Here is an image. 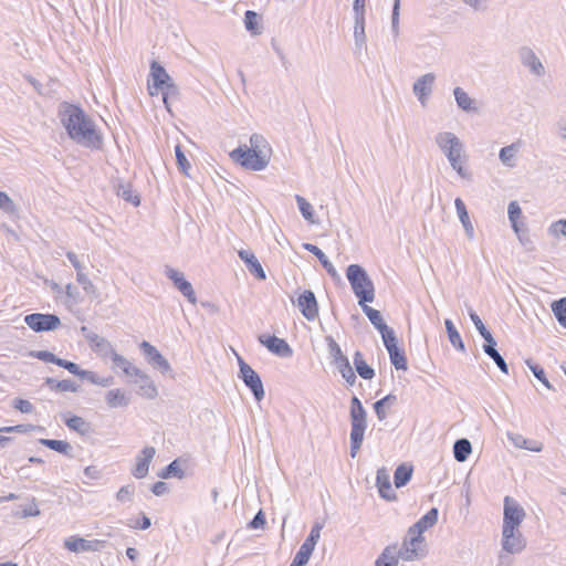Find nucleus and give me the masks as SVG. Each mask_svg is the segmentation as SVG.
<instances>
[{"instance_id": "nucleus-63", "label": "nucleus", "mask_w": 566, "mask_h": 566, "mask_svg": "<svg viewBox=\"0 0 566 566\" xmlns=\"http://www.w3.org/2000/svg\"><path fill=\"white\" fill-rule=\"evenodd\" d=\"M67 258H69L70 262L73 264V266L76 269V271L82 272V264H81L77 255L72 252H69Z\"/></svg>"}, {"instance_id": "nucleus-57", "label": "nucleus", "mask_w": 566, "mask_h": 566, "mask_svg": "<svg viewBox=\"0 0 566 566\" xmlns=\"http://www.w3.org/2000/svg\"><path fill=\"white\" fill-rule=\"evenodd\" d=\"M14 517L35 516V510L30 505L24 509H17L12 512Z\"/></svg>"}, {"instance_id": "nucleus-31", "label": "nucleus", "mask_w": 566, "mask_h": 566, "mask_svg": "<svg viewBox=\"0 0 566 566\" xmlns=\"http://www.w3.org/2000/svg\"><path fill=\"white\" fill-rule=\"evenodd\" d=\"M376 566H398L396 546H387L377 558Z\"/></svg>"}, {"instance_id": "nucleus-11", "label": "nucleus", "mask_w": 566, "mask_h": 566, "mask_svg": "<svg viewBox=\"0 0 566 566\" xmlns=\"http://www.w3.org/2000/svg\"><path fill=\"white\" fill-rule=\"evenodd\" d=\"M38 359L56 364L57 366H61L69 370L71 374L80 376L82 378H87L91 381L95 382V379L93 378L92 374L86 370H81L78 366L75 363L67 361L61 358H56L54 354L50 352H38Z\"/></svg>"}, {"instance_id": "nucleus-13", "label": "nucleus", "mask_w": 566, "mask_h": 566, "mask_svg": "<svg viewBox=\"0 0 566 566\" xmlns=\"http://www.w3.org/2000/svg\"><path fill=\"white\" fill-rule=\"evenodd\" d=\"M502 546L510 554L521 552L525 547L524 538L518 528L502 530Z\"/></svg>"}, {"instance_id": "nucleus-56", "label": "nucleus", "mask_w": 566, "mask_h": 566, "mask_svg": "<svg viewBox=\"0 0 566 566\" xmlns=\"http://www.w3.org/2000/svg\"><path fill=\"white\" fill-rule=\"evenodd\" d=\"M123 373L128 377H134L136 380L139 379L145 373L140 370L138 367L134 366L132 363L127 365Z\"/></svg>"}, {"instance_id": "nucleus-12", "label": "nucleus", "mask_w": 566, "mask_h": 566, "mask_svg": "<svg viewBox=\"0 0 566 566\" xmlns=\"http://www.w3.org/2000/svg\"><path fill=\"white\" fill-rule=\"evenodd\" d=\"M259 342L264 345L271 353L281 357H289L293 353L290 345L283 338H279L274 335H260Z\"/></svg>"}, {"instance_id": "nucleus-34", "label": "nucleus", "mask_w": 566, "mask_h": 566, "mask_svg": "<svg viewBox=\"0 0 566 566\" xmlns=\"http://www.w3.org/2000/svg\"><path fill=\"white\" fill-rule=\"evenodd\" d=\"M471 451H472L471 443L467 439L458 440L454 443L453 453H454L455 460L459 462L465 461L468 459L469 454L471 453Z\"/></svg>"}, {"instance_id": "nucleus-41", "label": "nucleus", "mask_w": 566, "mask_h": 566, "mask_svg": "<svg viewBox=\"0 0 566 566\" xmlns=\"http://www.w3.org/2000/svg\"><path fill=\"white\" fill-rule=\"evenodd\" d=\"M520 144H521L520 142L514 143L510 146L503 147L500 150V159L504 165L510 166V167L513 166L512 160L518 150Z\"/></svg>"}, {"instance_id": "nucleus-53", "label": "nucleus", "mask_w": 566, "mask_h": 566, "mask_svg": "<svg viewBox=\"0 0 566 566\" xmlns=\"http://www.w3.org/2000/svg\"><path fill=\"white\" fill-rule=\"evenodd\" d=\"M12 406L23 413H30L33 410V405L25 399H14Z\"/></svg>"}, {"instance_id": "nucleus-14", "label": "nucleus", "mask_w": 566, "mask_h": 566, "mask_svg": "<svg viewBox=\"0 0 566 566\" xmlns=\"http://www.w3.org/2000/svg\"><path fill=\"white\" fill-rule=\"evenodd\" d=\"M65 548L73 553L97 551L103 546V542L95 539L88 541L78 536H71L64 542Z\"/></svg>"}, {"instance_id": "nucleus-28", "label": "nucleus", "mask_w": 566, "mask_h": 566, "mask_svg": "<svg viewBox=\"0 0 566 566\" xmlns=\"http://www.w3.org/2000/svg\"><path fill=\"white\" fill-rule=\"evenodd\" d=\"M354 365L358 373V375L364 379H371L375 376L374 369L367 364L363 354L360 352H356L354 355Z\"/></svg>"}, {"instance_id": "nucleus-60", "label": "nucleus", "mask_w": 566, "mask_h": 566, "mask_svg": "<svg viewBox=\"0 0 566 566\" xmlns=\"http://www.w3.org/2000/svg\"><path fill=\"white\" fill-rule=\"evenodd\" d=\"M167 484L165 482H156L153 485V493L155 495H163L167 491Z\"/></svg>"}, {"instance_id": "nucleus-1", "label": "nucleus", "mask_w": 566, "mask_h": 566, "mask_svg": "<svg viewBox=\"0 0 566 566\" xmlns=\"http://www.w3.org/2000/svg\"><path fill=\"white\" fill-rule=\"evenodd\" d=\"M64 126L70 137L74 140L87 147L98 148L101 146V136L94 129L91 120L80 108L69 107L66 109Z\"/></svg>"}, {"instance_id": "nucleus-6", "label": "nucleus", "mask_w": 566, "mask_h": 566, "mask_svg": "<svg viewBox=\"0 0 566 566\" xmlns=\"http://www.w3.org/2000/svg\"><path fill=\"white\" fill-rule=\"evenodd\" d=\"M437 143L444 151L451 163V166L458 171V174L462 177H467L468 174L463 167L461 156L462 145L459 139L451 133H442L437 137Z\"/></svg>"}, {"instance_id": "nucleus-40", "label": "nucleus", "mask_w": 566, "mask_h": 566, "mask_svg": "<svg viewBox=\"0 0 566 566\" xmlns=\"http://www.w3.org/2000/svg\"><path fill=\"white\" fill-rule=\"evenodd\" d=\"M314 548L306 545V544H302V546L300 547L298 552L296 553L294 559H293V563L291 564V566H304L307 564L312 553H313Z\"/></svg>"}, {"instance_id": "nucleus-8", "label": "nucleus", "mask_w": 566, "mask_h": 566, "mask_svg": "<svg viewBox=\"0 0 566 566\" xmlns=\"http://www.w3.org/2000/svg\"><path fill=\"white\" fill-rule=\"evenodd\" d=\"M424 551V537L423 535L409 534L403 539L399 557L403 560H415L419 558Z\"/></svg>"}, {"instance_id": "nucleus-38", "label": "nucleus", "mask_w": 566, "mask_h": 566, "mask_svg": "<svg viewBox=\"0 0 566 566\" xmlns=\"http://www.w3.org/2000/svg\"><path fill=\"white\" fill-rule=\"evenodd\" d=\"M444 324H446V328H447V333H448L450 343L455 348L463 350L464 345H463L462 338H461L459 332L457 331V328L454 327L453 323L450 319H446Z\"/></svg>"}, {"instance_id": "nucleus-54", "label": "nucleus", "mask_w": 566, "mask_h": 566, "mask_svg": "<svg viewBox=\"0 0 566 566\" xmlns=\"http://www.w3.org/2000/svg\"><path fill=\"white\" fill-rule=\"evenodd\" d=\"M34 427L32 424H18V426H11V427H2L0 428V432H19V433H25L29 431H32Z\"/></svg>"}, {"instance_id": "nucleus-45", "label": "nucleus", "mask_w": 566, "mask_h": 566, "mask_svg": "<svg viewBox=\"0 0 566 566\" xmlns=\"http://www.w3.org/2000/svg\"><path fill=\"white\" fill-rule=\"evenodd\" d=\"M483 348H484V352L495 361L497 367L504 374H507L509 373L507 365H506L505 360L502 358V356L497 353V350L495 348H493L492 346H483Z\"/></svg>"}, {"instance_id": "nucleus-3", "label": "nucleus", "mask_w": 566, "mask_h": 566, "mask_svg": "<svg viewBox=\"0 0 566 566\" xmlns=\"http://www.w3.org/2000/svg\"><path fill=\"white\" fill-rule=\"evenodd\" d=\"M147 91L150 96L161 95L166 108L170 112L169 98L176 97L178 90L166 70L156 61L150 64Z\"/></svg>"}, {"instance_id": "nucleus-42", "label": "nucleus", "mask_w": 566, "mask_h": 566, "mask_svg": "<svg viewBox=\"0 0 566 566\" xmlns=\"http://www.w3.org/2000/svg\"><path fill=\"white\" fill-rule=\"evenodd\" d=\"M106 401L109 407L116 408L126 403V395L120 389H114L107 392Z\"/></svg>"}, {"instance_id": "nucleus-46", "label": "nucleus", "mask_w": 566, "mask_h": 566, "mask_svg": "<svg viewBox=\"0 0 566 566\" xmlns=\"http://www.w3.org/2000/svg\"><path fill=\"white\" fill-rule=\"evenodd\" d=\"M521 216H522V211H521L520 206L516 202H511L509 206V218L512 222V226H513V229L515 230V232L520 231L517 221L521 218Z\"/></svg>"}, {"instance_id": "nucleus-39", "label": "nucleus", "mask_w": 566, "mask_h": 566, "mask_svg": "<svg viewBox=\"0 0 566 566\" xmlns=\"http://www.w3.org/2000/svg\"><path fill=\"white\" fill-rule=\"evenodd\" d=\"M40 442L62 454H69L71 451L70 443L64 440L41 439Z\"/></svg>"}, {"instance_id": "nucleus-7", "label": "nucleus", "mask_w": 566, "mask_h": 566, "mask_svg": "<svg viewBox=\"0 0 566 566\" xmlns=\"http://www.w3.org/2000/svg\"><path fill=\"white\" fill-rule=\"evenodd\" d=\"M525 517L523 507L512 497L505 496L503 512V528H518Z\"/></svg>"}, {"instance_id": "nucleus-30", "label": "nucleus", "mask_w": 566, "mask_h": 566, "mask_svg": "<svg viewBox=\"0 0 566 566\" xmlns=\"http://www.w3.org/2000/svg\"><path fill=\"white\" fill-rule=\"evenodd\" d=\"M304 249L310 251L311 253H313L314 255H316L319 260V262L322 263V265L326 269V271L332 275V276H336L337 275V272L335 270V268L333 266V264L328 261V259L326 258V255L322 252L321 249H318V247L314 245V244H311V243H305L304 244Z\"/></svg>"}, {"instance_id": "nucleus-22", "label": "nucleus", "mask_w": 566, "mask_h": 566, "mask_svg": "<svg viewBox=\"0 0 566 566\" xmlns=\"http://www.w3.org/2000/svg\"><path fill=\"white\" fill-rule=\"evenodd\" d=\"M169 279L175 283L177 289L191 302L195 304L197 302L195 291L191 284L185 280L181 273L175 270L169 271Z\"/></svg>"}, {"instance_id": "nucleus-52", "label": "nucleus", "mask_w": 566, "mask_h": 566, "mask_svg": "<svg viewBox=\"0 0 566 566\" xmlns=\"http://www.w3.org/2000/svg\"><path fill=\"white\" fill-rule=\"evenodd\" d=\"M321 530H322V526L316 524L311 530V533H310L308 537L305 539L304 544L315 548V546L321 537Z\"/></svg>"}, {"instance_id": "nucleus-62", "label": "nucleus", "mask_w": 566, "mask_h": 566, "mask_svg": "<svg viewBox=\"0 0 566 566\" xmlns=\"http://www.w3.org/2000/svg\"><path fill=\"white\" fill-rule=\"evenodd\" d=\"M470 317H471L472 322L474 323V325H475L476 329L479 331V333H482L483 331L486 329L484 324H483V322L481 321V318L475 313H471Z\"/></svg>"}, {"instance_id": "nucleus-10", "label": "nucleus", "mask_w": 566, "mask_h": 566, "mask_svg": "<svg viewBox=\"0 0 566 566\" xmlns=\"http://www.w3.org/2000/svg\"><path fill=\"white\" fill-rule=\"evenodd\" d=\"M384 345L389 353L390 361L396 369H407V359L403 352L398 347V342L395 333L388 334L382 337Z\"/></svg>"}, {"instance_id": "nucleus-55", "label": "nucleus", "mask_w": 566, "mask_h": 566, "mask_svg": "<svg viewBox=\"0 0 566 566\" xmlns=\"http://www.w3.org/2000/svg\"><path fill=\"white\" fill-rule=\"evenodd\" d=\"M549 231L555 237L566 235V220H558L554 222L551 226Z\"/></svg>"}, {"instance_id": "nucleus-27", "label": "nucleus", "mask_w": 566, "mask_h": 566, "mask_svg": "<svg viewBox=\"0 0 566 566\" xmlns=\"http://www.w3.org/2000/svg\"><path fill=\"white\" fill-rule=\"evenodd\" d=\"M135 382L139 384L138 394L142 397L153 399L157 396V388L147 374H144L139 379L135 380Z\"/></svg>"}, {"instance_id": "nucleus-20", "label": "nucleus", "mask_w": 566, "mask_h": 566, "mask_svg": "<svg viewBox=\"0 0 566 566\" xmlns=\"http://www.w3.org/2000/svg\"><path fill=\"white\" fill-rule=\"evenodd\" d=\"M363 308V312L366 314V316L369 318L371 324L379 331L381 334V338L387 336L388 334H391L394 331L390 329L386 323L384 322V318L378 310H375L367 305L366 303H363L360 305Z\"/></svg>"}, {"instance_id": "nucleus-4", "label": "nucleus", "mask_w": 566, "mask_h": 566, "mask_svg": "<svg viewBox=\"0 0 566 566\" xmlns=\"http://www.w3.org/2000/svg\"><path fill=\"white\" fill-rule=\"evenodd\" d=\"M346 275L355 295L358 298L359 305L375 300L374 284L361 266L350 264L347 268Z\"/></svg>"}, {"instance_id": "nucleus-2", "label": "nucleus", "mask_w": 566, "mask_h": 566, "mask_svg": "<svg viewBox=\"0 0 566 566\" xmlns=\"http://www.w3.org/2000/svg\"><path fill=\"white\" fill-rule=\"evenodd\" d=\"M250 143L251 147L240 146L230 153V157L247 169L262 170L269 164V154L264 150L265 140L259 135H253Z\"/></svg>"}, {"instance_id": "nucleus-51", "label": "nucleus", "mask_w": 566, "mask_h": 566, "mask_svg": "<svg viewBox=\"0 0 566 566\" xmlns=\"http://www.w3.org/2000/svg\"><path fill=\"white\" fill-rule=\"evenodd\" d=\"M175 153H176V158H177L179 168L181 169L182 172L188 174V170L190 169V164H189L188 159L186 158L185 154L182 153L181 147L179 145L176 146Z\"/></svg>"}, {"instance_id": "nucleus-33", "label": "nucleus", "mask_w": 566, "mask_h": 566, "mask_svg": "<svg viewBox=\"0 0 566 566\" xmlns=\"http://www.w3.org/2000/svg\"><path fill=\"white\" fill-rule=\"evenodd\" d=\"M411 475H412V467L406 465V464L399 465L396 469L395 474H394V481H395L396 488H401V486L406 485L409 482V480L411 479Z\"/></svg>"}, {"instance_id": "nucleus-36", "label": "nucleus", "mask_w": 566, "mask_h": 566, "mask_svg": "<svg viewBox=\"0 0 566 566\" xmlns=\"http://www.w3.org/2000/svg\"><path fill=\"white\" fill-rule=\"evenodd\" d=\"M244 25L252 34L261 33L260 19L256 12L248 10L244 14Z\"/></svg>"}, {"instance_id": "nucleus-61", "label": "nucleus", "mask_w": 566, "mask_h": 566, "mask_svg": "<svg viewBox=\"0 0 566 566\" xmlns=\"http://www.w3.org/2000/svg\"><path fill=\"white\" fill-rule=\"evenodd\" d=\"M66 296L69 298H71L72 301H74V302L77 301L78 300V291H77V289L74 285H72V284H67L66 285Z\"/></svg>"}, {"instance_id": "nucleus-26", "label": "nucleus", "mask_w": 566, "mask_h": 566, "mask_svg": "<svg viewBox=\"0 0 566 566\" xmlns=\"http://www.w3.org/2000/svg\"><path fill=\"white\" fill-rule=\"evenodd\" d=\"M45 385L50 390L57 392H75L77 390V385L70 379L55 380L48 378Z\"/></svg>"}, {"instance_id": "nucleus-37", "label": "nucleus", "mask_w": 566, "mask_h": 566, "mask_svg": "<svg viewBox=\"0 0 566 566\" xmlns=\"http://www.w3.org/2000/svg\"><path fill=\"white\" fill-rule=\"evenodd\" d=\"M455 101L463 111H474V101L461 87L454 90Z\"/></svg>"}, {"instance_id": "nucleus-49", "label": "nucleus", "mask_w": 566, "mask_h": 566, "mask_svg": "<svg viewBox=\"0 0 566 566\" xmlns=\"http://www.w3.org/2000/svg\"><path fill=\"white\" fill-rule=\"evenodd\" d=\"M296 201L300 208L301 213L306 220H312L313 218V209L310 202H307L303 197L296 196Z\"/></svg>"}, {"instance_id": "nucleus-35", "label": "nucleus", "mask_w": 566, "mask_h": 566, "mask_svg": "<svg viewBox=\"0 0 566 566\" xmlns=\"http://www.w3.org/2000/svg\"><path fill=\"white\" fill-rule=\"evenodd\" d=\"M454 205H455V209H457L459 219L461 220L464 229L467 230V232L472 234L473 226H472V223L470 221L469 213H468V210H467V207H465L463 200L460 199V198H457L454 200Z\"/></svg>"}, {"instance_id": "nucleus-29", "label": "nucleus", "mask_w": 566, "mask_h": 566, "mask_svg": "<svg viewBox=\"0 0 566 566\" xmlns=\"http://www.w3.org/2000/svg\"><path fill=\"white\" fill-rule=\"evenodd\" d=\"M60 324V318L56 315L38 313V332L55 329Z\"/></svg>"}, {"instance_id": "nucleus-48", "label": "nucleus", "mask_w": 566, "mask_h": 566, "mask_svg": "<svg viewBox=\"0 0 566 566\" xmlns=\"http://www.w3.org/2000/svg\"><path fill=\"white\" fill-rule=\"evenodd\" d=\"M106 347H108L109 349V354H111V359L112 361L114 363V365H116L117 367H119L122 370H124V368L129 365L130 361H128L124 356L119 355L118 353H116L115 349L112 348V346L108 344V343H105Z\"/></svg>"}, {"instance_id": "nucleus-64", "label": "nucleus", "mask_w": 566, "mask_h": 566, "mask_svg": "<svg viewBox=\"0 0 566 566\" xmlns=\"http://www.w3.org/2000/svg\"><path fill=\"white\" fill-rule=\"evenodd\" d=\"M400 0H395L392 9V25L396 27L399 20Z\"/></svg>"}, {"instance_id": "nucleus-19", "label": "nucleus", "mask_w": 566, "mask_h": 566, "mask_svg": "<svg viewBox=\"0 0 566 566\" xmlns=\"http://www.w3.org/2000/svg\"><path fill=\"white\" fill-rule=\"evenodd\" d=\"M139 346L149 363L164 370H169V363L163 357L155 346L146 340H143Z\"/></svg>"}, {"instance_id": "nucleus-18", "label": "nucleus", "mask_w": 566, "mask_h": 566, "mask_svg": "<svg viewBox=\"0 0 566 566\" xmlns=\"http://www.w3.org/2000/svg\"><path fill=\"white\" fill-rule=\"evenodd\" d=\"M64 423L71 431L81 436H87L92 431L91 423L85 418L70 412L64 416Z\"/></svg>"}, {"instance_id": "nucleus-5", "label": "nucleus", "mask_w": 566, "mask_h": 566, "mask_svg": "<svg viewBox=\"0 0 566 566\" xmlns=\"http://www.w3.org/2000/svg\"><path fill=\"white\" fill-rule=\"evenodd\" d=\"M350 454L355 458L361 447L366 430V411L356 396L350 401Z\"/></svg>"}, {"instance_id": "nucleus-44", "label": "nucleus", "mask_w": 566, "mask_h": 566, "mask_svg": "<svg viewBox=\"0 0 566 566\" xmlns=\"http://www.w3.org/2000/svg\"><path fill=\"white\" fill-rule=\"evenodd\" d=\"M552 311L554 312L559 324L566 328V297L554 302L552 304Z\"/></svg>"}, {"instance_id": "nucleus-43", "label": "nucleus", "mask_w": 566, "mask_h": 566, "mask_svg": "<svg viewBox=\"0 0 566 566\" xmlns=\"http://www.w3.org/2000/svg\"><path fill=\"white\" fill-rule=\"evenodd\" d=\"M161 479H169L176 476L178 479L184 478V471L179 460H174L160 474Z\"/></svg>"}, {"instance_id": "nucleus-32", "label": "nucleus", "mask_w": 566, "mask_h": 566, "mask_svg": "<svg viewBox=\"0 0 566 566\" xmlns=\"http://www.w3.org/2000/svg\"><path fill=\"white\" fill-rule=\"evenodd\" d=\"M397 398L394 395H387L382 399L375 402V412L380 421L387 418V409L396 402Z\"/></svg>"}, {"instance_id": "nucleus-47", "label": "nucleus", "mask_w": 566, "mask_h": 566, "mask_svg": "<svg viewBox=\"0 0 566 566\" xmlns=\"http://www.w3.org/2000/svg\"><path fill=\"white\" fill-rule=\"evenodd\" d=\"M119 195L125 201L130 202L136 207L140 203L139 196L132 189L130 186L123 187Z\"/></svg>"}, {"instance_id": "nucleus-9", "label": "nucleus", "mask_w": 566, "mask_h": 566, "mask_svg": "<svg viewBox=\"0 0 566 566\" xmlns=\"http://www.w3.org/2000/svg\"><path fill=\"white\" fill-rule=\"evenodd\" d=\"M238 360L242 380L252 390L255 399L261 400L264 397L261 378L242 358L239 357Z\"/></svg>"}, {"instance_id": "nucleus-23", "label": "nucleus", "mask_w": 566, "mask_h": 566, "mask_svg": "<svg viewBox=\"0 0 566 566\" xmlns=\"http://www.w3.org/2000/svg\"><path fill=\"white\" fill-rule=\"evenodd\" d=\"M240 259L247 264L249 271L259 280H265V272L256 256L247 250L239 251Z\"/></svg>"}, {"instance_id": "nucleus-17", "label": "nucleus", "mask_w": 566, "mask_h": 566, "mask_svg": "<svg viewBox=\"0 0 566 566\" xmlns=\"http://www.w3.org/2000/svg\"><path fill=\"white\" fill-rule=\"evenodd\" d=\"M334 363L340 373L342 377L353 386L356 381V375L352 368L348 358L342 353L338 346H335Z\"/></svg>"}, {"instance_id": "nucleus-25", "label": "nucleus", "mask_w": 566, "mask_h": 566, "mask_svg": "<svg viewBox=\"0 0 566 566\" xmlns=\"http://www.w3.org/2000/svg\"><path fill=\"white\" fill-rule=\"evenodd\" d=\"M376 485L379 494L387 501L396 500V493L391 486L389 476L384 472H378Z\"/></svg>"}, {"instance_id": "nucleus-58", "label": "nucleus", "mask_w": 566, "mask_h": 566, "mask_svg": "<svg viewBox=\"0 0 566 566\" xmlns=\"http://www.w3.org/2000/svg\"><path fill=\"white\" fill-rule=\"evenodd\" d=\"M134 492V488L132 485L123 486L118 490L116 497L118 501L128 500Z\"/></svg>"}, {"instance_id": "nucleus-21", "label": "nucleus", "mask_w": 566, "mask_h": 566, "mask_svg": "<svg viewBox=\"0 0 566 566\" xmlns=\"http://www.w3.org/2000/svg\"><path fill=\"white\" fill-rule=\"evenodd\" d=\"M438 521V510L431 509L424 514L415 525L409 527V534L423 535V533L431 528Z\"/></svg>"}, {"instance_id": "nucleus-50", "label": "nucleus", "mask_w": 566, "mask_h": 566, "mask_svg": "<svg viewBox=\"0 0 566 566\" xmlns=\"http://www.w3.org/2000/svg\"><path fill=\"white\" fill-rule=\"evenodd\" d=\"M0 209L7 213H13L15 211V205L12 199L2 191H0Z\"/></svg>"}, {"instance_id": "nucleus-15", "label": "nucleus", "mask_w": 566, "mask_h": 566, "mask_svg": "<svg viewBox=\"0 0 566 566\" xmlns=\"http://www.w3.org/2000/svg\"><path fill=\"white\" fill-rule=\"evenodd\" d=\"M297 306L308 321L315 319L318 315L317 302L314 293L311 291H305L298 296Z\"/></svg>"}, {"instance_id": "nucleus-16", "label": "nucleus", "mask_w": 566, "mask_h": 566, "mask_svg": "<svg viewBox=\"0 0 566 566\" xmlns=\"http://www.w3.org/2000/svg\"><path fill=\"white\" fill-rule=\"evenodd\" d=\"M156 454L154 447H145L142 454L136 459V464L133 469V475L136 479H143L148 474L149 464Z\"/></svg>"}, {"instance_id": "nucleus-59", "label": "nucleus", "mask_w": 566, "mask_h": 566, "mask_svg": "<svg viewBox=\"0 0 566 566\" xmlns=\"http://www.w3.org/2000/svg\"><path fill=\"white\" fill-rule=\"evenodd\" d=\"M76 279L77 282L81 283L85 290H93V283L87 279V276L83 272H77Z\"/></svg>"}, {"instance_id": "nucleus-24", "label": "nucleus", "mask_w": 566, "mask_h": 566, "mask_svg": "<svg viewBox=\"0 0 566 566\" xmlns=\"http://www.w3.org/2000/svg\"><path fill=\"white\" fill-rule=\"evenodd\" d=\"M434 82V75L431 73L421 76L413 85V92L423 104L431 92Z\"/></svg>"}]
</instances>
